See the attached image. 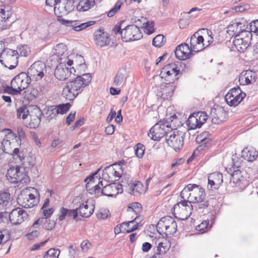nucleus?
<instances>
[{
    "label": "nucleus",
    "instance_id": "60",
    "mask_svg": "<svg viewBox=\"0 0 258 258\" xmlns=\"http://www.w3.org/2000/svg\"><path fill=\"white\" fill-rule=\"evenodd\" d=\"M9 17V13L6 14L5 10L3 8H0V21H4L7 20Z\"/></svg>",
    "mask_w": 258,
    "mask_h": 258
},
{
    "label": "nucleus",
    "instance_id": "53",
    "mask_svg": "<svg viewBox=\"0 0 258 258\" xmlns=\"http://www.w3.org/2000/svg\"><path fill=\"white\" fill-rule=\"evenodd\" d=\"M11 155H13L14 157H16V158L18 157L19 159V160H20V161L23 164H25V158L24 157V154L23 153L20 152L19 149L18 148L14 149L13 150V153Z\"/></svg>",
    "mask_w": 258,
    "mask_h": 258
},
{
    "label": "nucleus",
    "instance_id": "56",
    "mask_svg": "<svg viewBox=\"0 0 258 258\" xmlns=\"http://www.w3.org/2000/svg\"><path fill=\"white\" fill-rule=\"evenodd\" d=\"M154 31L153 23L152 22L151 23L149 22H147L145 27L144 32L147 34L150 35L153 33Z\"/></svg>",
    "mask_w": 258,
    "mask_h": 258
},
{
    "label": "nucleus",
    "instance_id": "23",
    "mask_svg": "<svg viewBox=\"0 0 258 258\" xmlns=\"http://www.w3.org/2000/svg\"><path fill=\"white\" fill-rule=\"evenodd\" d=\"M100 189V195H103L108 197H113L121 193L123 191L122 185L119 183H112L106 185Z\"/></svg>",
    "mask_w": 258,
    "mask_h": 258
},
{
    "label": "nucleus",
    "instance_id": "45",
    "mask_svg": "<svg viewBox=\"0 0 258 258\" xmlns=\"http://www.w3.org/2000/svg\"><path fill=\"white\" fill-rule=\"evenodd\" d=\"M29 114V111L25 105H23L17 109V116L19 119H25Z\"/></svg>",
    "mask_w": 258,
    "mask_h": 258
},
{
    "label": "nucleus",
    "instance_id": "51",
    "mask_svg": "<svg viewBox=\"0 0 258 258\" xmlns=\"http://www.w3.org/2000/svg\"><path fill=\"white\" fill-rule=\"evenodd\" d=\"M145 146L141 143H138L136 145L135 153L138 158H141L143 157L145 152Z\"/></svg>",
    "mask_w": 258,
    "mask_h": 258
},
{
    "label": "nucleus",
    "instance_id": "17",
    "mask_svg": "<svg viewBox=\"0 0 258 258\" xmlns=\"http://www.w3.org/2000/svg\"><path fill=\"white\" fill-rule=\"evenodd\" d=\"M75 72L74 67L67 64V61H60L55 70L54 75L58 80L63 81L68 79L71 75H75Z\"/></svg>",
    "mask_w": 258,
    "mask_h": 258
},
{
    "label": "nucleus",
    "instance_id": "16",
    "mask_svg": "<svg viewBox=\"0 0 258 258\" xmlns=\"http://www.w3.org/2000/svg\"><path fill=\"white\" fill-rule=\"evenodd\" d=\"M45 64L42 61H37L33 63L28 70L26 74L30 81H37L41 80L44 76Z\"/></svg>",
    "mask_w": 258,
    "mask_h": 258
},
{
    "label": "nucleus",
    "instance_id": "62",
    "mask_svg": "<svg viewBox=\"0 0 258 258\" xmlns=\"http://www.w3.org/2000/svg\"><path fill=\"white\" fill-rule=\"evenodd\" d=\"M108 211L105 210L101 211L97 214V217L99 219H105L108 217Z\"/></svg>",
    "mask_w": 258,
    "mask_h": 258
},
{
    "label": "nucleus",
    "instance_id": "15",
    "mask_svg": "<svg viewBox=\"0 0 258 258\" xmlns=\"http://www.w3.org/2000/svg\"><path fill=\"white\" fill-rule=\"evenodd\" d=\"M246 94L241 91L239 87L231 89L225 95L226 103L231 106L238 105L245 98Z\"/></svg>",
    "mask_w": 258,
    "mask_h": 258
},
{
    "label": "nucleus",
    "instance_id": "8",
    "mask_svg": "<svg viewBox=\"0 0 258 258\" xmlns=\"http://www.w3.org/2000/svg\"><path fill=\"white\" fill-rule=\"evenodd\" d=\"M171 130L169 122L160 121L156 123L148 133V136L154 141H159L161 138L166 137L167 133Z\"/></svg>",
    "mask_w": 258,
    "mask_h": 258
},
{
    "label": "nucleus",
    "instance_id": "57",
    "mask_svg": "<svg viewBox=\"0 0 258 258\" xmlns=\"http://www.w3.org/2000/svg\"><path fill=\"white\" fill-rule=\"evenodd\" d=\"M248 31H249L250 33L251 32H253L255 33L257 35H258V29L256 25L255 24V20L252 21L251 23H250L249 24H247V28Z\"/></svg>",
    "mask_w": 258,
    "mask_h": 258
},
{
    "label": "nucleus",
    "instance_id": "35",
    "mask_svg": "<svg viewBox=\"0 0 258 258\" xmlns=\"http://www.w3.org/2000/svg\"><path fill=\"white\" fill-rule=\"evenodd\" d=\"M225 112L221 107L211 109L210 116L212 122L214 124H219L225 119Z\"/></svg>",
    "mask_w": 258,
    "mask_h": 258
},
{
    "label": "nucleus",
    "instance_id": "33",
    "mask_svg": "<svg viewBox=\"0 0 258 258\" xmlns=\"http://www.w3.org/2000/svg\"><path fill=\"white\" fill-rule=\"evenodd\" d=\"M155 244L157 245L156 253L151 258H160V254H164L170 247L169 243L164 239L157 240Z\"/></svg>",
    "mask_w": 258,
    "mask_h": 258
},
{
    "label": "nucleus",
    "instance_id": "13",
    "mask_svg": "<svg viewBox=\"0 0 258 258\" xmlns=\"http://www.w3.org/2000/svg\"><path fill=\"white\" fill-rule=\"evenodd\" d=\"M18 204L25 208H31L37 205V201L30 190L25 188L21 191L17 198Z\"/></svg>",
    "mask_w": 258,
    "mask_h": 258
},
{
    "label": "nucleus",
    "instance_id": "41",
    "mask_svg": "<svg viewBox=\"0 0 258 258\" xmlns=\"http://www.w3.org/2000/svg\"><path fill=\"white\" fill-rule=\"evenodd\" d=\"M60 214L58 217L59 221H62L67 216L69 218H73L76 221H78V213L77 208L76 209L69 210L65 208H61L60 210Z\"/></svg>",
    "mask_w": 258,
    "mask_h": 258
},
{
    "label": "nucleus",
    "instance_id": "37",
    "mask_svg": "<svg viewBox=\"0 0 258 258\" xmlns=\"http://www.w3.org/2000/svg\"><path fill=\"white\" fill-rule=\"evenodd\" d=\"M77 209L80 216L82 217L88 218L93 213L94 206L93 205L89 206L86 202L85 203H82Z\"/></svg>",
    "mask_w": 258,
    "mask_h": 258
},
{
    "label": "nucleus",
    "instance_id": "49",
    "mask_svg": "<svg viewBox=\"0 0 258 258\" xmlns=\"http://www.w3.org/2000/svg\"><path fill=\"white\" fill-rule=\"evenodd\" d=\"M10 238V234L7 229L0 231V245L6 243Z\"/></svg>",
    "mask_w": 258,
    "mask_h": 258
},
{
    "label": "nucleus",
    "instance_id": "19",
    "mask_svg": "<svg viewBox=\"0 0 258 258\" xmlns=\"http://www.w3.org/2000/svg\"><path fill=\"white\" fill-rule=\"evenodd\" d=\"M6 176L7 179L13 183L19 182L23 183L26 182L27 180L26 173L24 171H20V168L18 166L8 169Z\"/></svg>",
    "mask_w": 258,
    "mask_h": 258
},
{
    "label": "nucleus",
    "instance_id": "48",
    "mask_svg": "<svg viewBox=\"0 0 258 258\" xmlns=\"http://www.w3.org/2000/svg\"><path fill=\"white\" fill-rule=\"evenodd\" d=\"M165 42L164 36L162 34H159L153 38L152 44L156 47H160L164 45Z\"/></svg>",
    "mask_w": 258,
    "mask_h": 258
},
{
    "label": "nucleus",
    "instance_id": "30",
    "mask_svg": "<svg viewBox=\"0 0 258 258\" xmlns=\"http://www.w3.org/2000/svg\"><path fill=\"white\" fill-rule=\"evenodd\" d=\"M208 188L210 189H218L223 182L222 174L219 172H215L210 174L208 178Z\"/></svg>",
    "mask_w": 258,
    "mask_h": 258
},
{
    "label": "nucleus",
    "instance_id": "42",
    "mask_svg": "<svg viewBox=\"0 0 258 258\" xmlns=\"http://www.w3.org/2000/svg\"><path fill=\"white\" fill-rule=\"evenodd\" d=\"M11 195L8 191H0V209H7L12 205Z\"/></svg>",
    "mask_w": 258,
    "mask_h": 258
},
{
    "label": "nucleus",
    "instance_id": "39",
    "mask_svg": "<svg viewBox=\"0 0 258 258\" xmlns=\"http://www.w3.org/2000/svg\"><path fill=\"white\" fill-rule=\"evenodd\" d=\"M33 113L34 114H30V121L29 127L31 128H36L40 123V116L42 115V112L38 108H36L34 109Z\"/></svg>",
    "mask_w": 258,
    "mask_h": 258
},
{
    "label": "nucleus",
    "instance_id": "9",
    "mask_svg": "<svg viewBox=\"0 0 258 258\" xmlns=\"http://www.w3.org/2000/svg\"><path fill=\"white\" fill-rule=\"evenodd\" d=\"M180 69H178L175 63H169L164 66L161 70L160 77L164 79L163 82L174 83V81L178 79V75Z\"/></svg>",
    "mask_w": 258,
    "mask_h": 258
},
{
    "label": "nucleus",
    "instance_id": "6",
    "mask_svg": "<svg viewBox=\"0 0 258 258\" xmlns=\"http://www.w3.org/2000/svg\"><path fill=\"white\" fill-rule=\"evenodd\" d=\"M165 140L168 146L176 151H179L183 146L184 133L177 129L173 130L171 128L167 133Z\"/></svg>",
    "mask_w": 258,
    "mask_h": 258
},
{
    "label": "nucleus",
    "instance_id": "59",
    "mask_svg": "<svg viewBox=\"0 0 258 258\" xmlns=\"http://www.w3.org/2000/svg\"><path fill=\"white\" fill-rule=\"evenodd\" d=\"M134 222H133L132 220L126 222V223H128L130 224V225H128L127 224H126L127 226H127V233H131V232L138 229L137 224L135 225Z\"/></svg>",
    "mask_w": 258,
    "mask_h": 258
},
{
    "label": "nucleus",
    "instance_id": "4",
    "mask_svg": "<svg viewBox=\"0 0 258 258\" xmlns=\"http://www.w3.org/2000/svg\"><path fill=\"white\" fill-rule=\"evenodd\" d=\"M192 185L190 193V203H197L199 209H203L207 208L209 203L206 198L204 189L200 185L196 184H192Z\"/></svg>",
    "mask_w": 258,
    "mask_h": 258
},
{
    "label": "nucleus",
    "instance_id": "32",
    "mask_svg": "<svg viewBox=\"0 0 258 258\" xmlns=\"http://www.w3.org/2000/svg\"><path fill=\"white\" fill-rule=\"evenodd\" d=\"M256 79V74L251 70L243 71L240 76L239 81L241 85H249L254 83Z\"/></svg>",
    "mask_w": 258,
    "mask_h": 258
},
{
    "label": "nucleus",
    "instance_id": "63",
    "mask_svg": "<svg viewBox=\"0 0 258 258\" xmlns=\"http://www.w3.org/2000/svg\"><path fill=\"white\" fill-rule=\"evenodd\" d=\"M17 131L19 136V138H18V139L19 140V141H20V142H21V139H23L25 138V133L23 131L22 127L20 126L17 127Z\"/></svg>",
    "mask_w": 258,
    "mask_h": 258
},
{
    "label": "nucleus",
    "instance_id": "64",
    "mask_svg": "<svg viewBox=\"0 0 258 258\" xmlns=\"http://www.w3.org/2000/svg\"><path fill=\"white\" fill-rule=\"evenodd\" d=\"M39 235V232L37 230L32 231L30 233L26 234V236L30 240H32L34 238L37 237Z\"/></svg>",
    "mask_w": 258,
    "mask_h": 258
},
{
    "label": "nucleus",
    "instance_id": "38",
    "mask_svg": "<svg viewBox=\"0 0 258 258\" xmlns=\"http://www.w3.org/2000/svg\"><path fill=\"white\" fill-rule=\"evenodd\" d=\"M257 151L252 147L245 148L241 152V157L249 162L255 160L257 158Z\"/></svg>",
    "mask_w": 258,
    "mask_h": 258
},
{
    "label": "nucleus",
    "instance_id": "54",
    "mask_svg": "<svg viewBox=\"0 0 258 258\" xmlns=\"http://www.w3.org/2000/svg\"><path fill=\"white\" fill-rule=\"evenodd\" d=\"M203 30H206L208 35L207 41L205 42H204L205 48L206 47H208L210 44L213 43L214 40L213 36H212V32L211 31L205 29H203Z\"/></svg>",
    "mask_w": 258,
    "mask_h": 258
},
{
    "label": "nucleus",
    "instance_id": "7",
    "mask_svg": "<svg viewBox=\"0 0 258 258\" xmlns=\"http://www.w3.org/2000/svg\"><path fill=\"white\" fill-rule=\"evenodd\" d=\"M193 210L190 202L183 200L176 204L172 209V213L176 218L180 220L187 219L191 214Z\"/></svg>",
    "mask_w": 258,
    "mask_h": 258
},
{
    "label": "nucleus",
    "instance_id": "11",
    "mask_svg": "<svg viewBox=\"0 0 258 258\" xmlns=\"http://www.w3.org/2000/svg\"><path fill=\"white\" fill-rule=\"evenodd\" d=\"M122 174V170L120 165L114 164L104 169L102 178L109 182H114L118 180Z\"/></svg>",
    "mask_w": 258,
    "mask_h": 258
},
{
    "label": "nucleus",
    "instance_id": "22",
    "mask_svg": "<svg viewBox=\"0 0 258 258\" xmlns=\"http://www.w3.org/2000/svg\"><path fill=\"white\" fill-rule=\"evenodd\" d=\"M27 212L21 208L13 209L9 214V220L12 224L17 225L21 224L27 218Z\"/></svg>",
    "mask_w": 258,
    "mask_h": 258
},
{
    "label": "nucleus",
    "instance_id": "1",
    "mask_svg": "<svg viewBox=\"0 0 258 258\" xmlns=\"http://www.w3.org/2000/svg\"><path fill=\"white\" fill-rule=\"evenodd\" d=\"M91 79L89 73L78 76L74 80L66 84L62 91V96L67 100H73L83 88L89 85Z\"/></svg>",
    "mask_w": 258,
    "mask_h": 258
},
{
    "label": "nucleus",
    "instance_id": "2",
    "mask_svg": "<svg viewBox=\"0 0 258 258\" xmlns=\"http://www.w3.org/2000/svg\"><path fill=\"white\" fill-rule=\"evenodd\" d=\"M30 79L25 72H21L16 76L11 81V87L6 92L13 95H17L29 87L31 83Z\"/></svg>",
    "mask_w": 258,
    "mask_h": 258
},
{
    "label": "nucleus",
    "instance_id": "40",
    "mask_svg": "<svg viewBox=\"0 0 258 258\" xmlns=\"http://www.w3.org/2000/svg\"><path fill=\"white\" fill-rule=\"evenodd\" d=\"M43 224V228L47 230H51L55 226V221L54 220L47 219L43 217L37 219L33 224V227L36 228L38 225Z\"/></svg>",
    "mask_w": 258,
    "mask_h": 258
},
{
    "label": "nucleus",
    "instance_id": "50",
    "mask_svg": "<svg viewBox=\"0 0 258 258\" xmlns=\"http://www.w3.org/2000/svg\"><path fill=\"white\" fill-rule=\"evenodd\" d=\"M60 250L58 249L50 248L44 255L45 258H58Z\"/></svg>",
    "mask_w": 258,
    "mask_h": 258
},
{
    "label": "nucleus",
    "instance_id": "55",
    "mask_svg": "<svg viewBox=\"0 0 258 258\" xmlns=\"http://www.w3.org/2000/svg\"><path fill=\"white\" fill-rule=\"evenodd\" d=\"M20 54L22 56H27L30 52L28 45H23L19 47V49Z\"/></svg>",
    "mask_w": 258,
    "mask_h": 258
},
{
    "label": "nucleus",
    "instance_id": "3",
    "mask_svg": "<svg viewBox=\"0 0 258 258\" xmlns=\"http://www.w3.org/2000/svg\"><path fill=\"white\" fill-rule=\"evenodd\" d=\"M156 228L160 234H164L166 236H170L176 232V222L170 216H165L158 221Z\"/></svg>",
    "mask_w": 258,
    "mask_h": 258
},
{
    "label": "nucleus",
    "instance_id": "46",
    "mask_svg": "<svg viewBox=\"0 0 258 258\" xmlns=\"http://www.w3.org/2000/svg\"><path fill=\"white\" fill-rule=\"evenodd\" d=\"M192 186V184H188L181 191L180 196L183 200H186V199H187V201L190 202V193Z\"/></svg>",
    "mask_w": 258,
    "mask_h": 258
},
{
    "label": "nucleus",
    "instance_id": "61",
    "mask_svg": "<svg viewBox=\"0 0 258 258\" xmlns=\"http://www.w3.org/2000/svg\"><path fill=\"white\" fill-rule=\"evenodd\" d=\"M76 112H71L70 114L67 117L66 123L69 125L74 120L75 118Z\"/></svg>",
    "mask_w": 258,
    "mask_h": 258
},
{
    "label": "nucleus",
    "instance_id": "43",
    "mask_svg": "<svg viewBox=\"0 0 258 258\" xmlns=\"http://www.w3.org/2000/svg\"><path fill=\"white\" fill-rule=\"evenodd\" d=\"M127 78V72L125 69H120L115 75L113 85L115 86H121L125 82Z\"/></svg>",
    "mask_w": 258,
    "mask_h": 258
},
{
    "label": "nucleus",
    "instance_id": "52",
    "mask_svg": "<svg viewBox=\"0 0 258 258\" xmlns=\"http://www.w3.org/2000/svg\"><path fill=\"white\" fill-rule=\"evenodd\" d=\"M122 3L120 1H117L113 8H112L107 14L109 17L113 16L120 9Z\"/></svg>",
    "mask_w": 258,
    "mask_h": 258
},
{
    "label": "nucleus",
    "instance_id": "36",
    "mask_svg": "<svg viewBox=\"0 0 258 258\" xmlns=\"http://www.w3.org/2000/svg\"><path fill=\"white\" fill-rule=\"evenodd\" d=\"M71 104L69 103L59 104L54 108L48 110L47 114H48L50 116V118H52L56 114L65 113L69 110Z\"/></svg>",
    "mask_w": 258,
    "mask_h": 258
},
{
    "label": "nucleus",
    "instance_id": "44",
    "mask_svg": "<svg viewBox=\"0 0 258 258\" xmlns=\"http://www.w3.org/2000/svg\"><path fill=\"white\" fill-rule=\"evenodd\" d=\"M93 3L89 0H82L77 6V10L79 11H86L90 9L93 6Z\"/></svg>",
    "mask_w": 258,
    "mask_h": 258
},
{
    "label": "nucleus",
    "instance_id": "5",
    "mask_svg": "<svg viewBox=\"0 0 258 258\" xmlns=\"http://www.w3.org/2000/svg\"><path fill=\"white\" fill-rule=\"evenodd\" d=\"M18 52L10 48H5L0 53V62L10 70L15 68L18 63Z\"/></svg>",
    "mask_w": 258,
    "mask_h": 258
},
{
    "label": "nucleus",
    "instance_id": "47",
    "mask_svg": "<svg viewBox=\"0 0 258 258\" xmlns=\"http://www.w3.org/2000/svg\"><path fill=\"white\" fill-rule=\"evenodd\" d=\"M142 210L141 205L138 202L132 203L130 204L127 207V211L133 212L136 215H138L140 213Z\"/></svg>",
    "mask_w": 258,
    "mask_h": 258
},
{
    "label": "nucleus",
    "instance_id": "31",
    "mask_svg": "<svg viewBox=\"0 0 258 258\" xmlns=\"http://www.w3.org/2000/svg\"><path fill=\"white\" fill-rule=\"evenodd\" d=\"M175 88L174 83L163 82L158 95L164 99H168L172 96Z\"/></svg>",
    "mask_w": 258,
    "mask_h": 258
},
{
    "label": "nucleus",
    "instance_id": "12",
    "mask_svg": "<svg viewBox=\"0 0 258 258\" xmlns=\"http://www.w3.org/2000/svg\"><path fill=\"white\" fill-rule=\"evenodd\" d=\"M121 39L124 42H130L140 39L142 37L140 28L135 25L125 27L120 31Z\"/></svg>",
    "mask_w": 258,
    "mask_h": 258
},
{
    "label": "nucleus",
    "instance_id": "24",
    "mask_svg": "<svg viewBox=\"0 0 258 258\" xmlns=\"http://www.w3.org/2000/svg\"><path fill=\"white\" fill-rule=\"evenodd\" d=\"M230 183L233 184V186L243 188L247 185L248 182L241 175V171L240 169L234 170L230 173Z\"/></svg>",
    "mask_w": 258,
    "mask_h": 258
},
{
    "label": "nucleus",
    "instance_id": "28",
    "mask_svg": "<svg viewBox=\"0 0 258 258\" xmlns=\"http://www.w3.org/2000/svg\"><path fill=\"white\" fill-rule=\"evenodd\" d=\"M67 46L63 44H58L56 46L55 48V54L58 57V61H67V64L69 66H72L73 63V61L69 59L67 52Z\"/></svg>",
    "mask_w": 258,
    "mask_h": 258
},
{
    "label": "nucleus",
    "instance_id": "18",
    "mask_svg": "<svg viewBox=\"0 0 258 258\" xmlns=\"http://www.w3.org/2000/svg\"><path fill=\"white\" fill-rule=\"evenodd\" d=\"M207 119V115L205 112L194 113L189 116L186 125L189 130H195L201 127Z\"/></svg>",
    "mask_w": 258,
    "mask_h": 258
},
{
    "label": "nucleus",
    "instance_id": "58",
    "mask_svg": "<svg viewBox=\"0 0 258 258\" xmlns=\"http://www.w3.org/2000/svg\"><path fill=\"white\" fill-rule=\"evenodd\" d=\"M209 225L208 221H205L202 222L200 224L198 225L196 227V229L198 231H201L204 233L206 231L207 229L208 228V226Z\"/></svg>",
    "mask_w": 258,
    "mask_h": 258
},
{
    "label": "nucleus",
    "instance_id": "25",
    "mask_svg": "<svg viewBox=\"0 0 258 258\" xmlns=\"http://www.w3.org/2000/svg\"><path fill=\"white\" fill-rule=\"evenodd\" d=\"M204 39L199 35L198 32H195L190 37V49L192 51L199 52L205 48Z\"/></svg>",
    "mask_w": 258,
    "mask_h": 258
},
{
    "label": "nucleus",
    "instance_id": "14",
    "mask_svg": "<svg viewBox=\"0 0 258 258\" xmlns=\"http://www.w3.org/2000/svg\"><path fill=\"white\" fill-rule=\"evenodd\" d=\"M1 144L3 145L5 153L12 154L13 150L20 146L21 142L19 141L16 134L10 131L5 136Z\"/></svg>",
    "mask_w": 258,
    "mask_h": 258
},
{
    "label": "nucleus",
    "instance_id": "20",
    "mask_svg": "<svg viewBox=\"0 0 258 258\" xmlns=\"http://www.w3.org/2000/svg\"><path fill=\"white\" fill-rule=\"evenodd\" d=\"M247 28V22L244 19H240L232 21L231 24L228 27L227 32L230 35L234 36L235 37L240 36V34L243 30H245Z\"/></svg>",
    "mask_w": 258,
    "mask_h": 258
},
{
    "label": "nucleus",
    "instance_id": "29",
    "mask_svg": "<svg viewBox=\"0 0 258 258\" xmlns=\"http://www.w3.org/2000/svg\"><path fill=\"white\" fill-rule=\"evenodd\" d=\"M94 36L96 44L100 47L106 46L110 43L109 35L103 29H98L96 31Z\"/></svg>",
    "mask_w": 258,
    "mask_h": 258
},
{
    "label": "nucleus",
    "instance_id": "26",
    "mask_svg": "<svg viewBox=\"0 0 258 258\" xmlns=\"http://www.w3.org/2000/svg\"><path fill=\"white\" fill-rule=\"evenodd\" d=\"M247 36L243 38L244 39L235 37L233 40V43L235 47L240 52H243L251 43L252 34L249 33H247Z\"/></svg>",
    "mask_w": 258,
    "mask_h": 258
},
{
    "label": "nucleus",
    "instance_id": "34",
    "mask_svg": "<svg viewBox=\"0 0 258 258\" xmlns=\"http://www.w3.org/2000/svg\"><path fill=\"white\" fill-rule=\"evenodd\" d=\"M57 4V5L53 6L54 11L57 9L60 10V12L68 14L72 11L75 8L72 0H60Z\"/></svg>",
    "mask_w": 258,
    "mask_h": 258
},
{
    "label": "nucleus",
    "instance_id": "21",
    "mask_svg": "<svg viewBox=\"0 0 258 258\" xmlns=\"http://www.w3.org/2000/svg\"><path fill=\"white\" fill-rule=\"evenodd\" d=\"M57 19L61 24L67 27H72L73 30L77 32L82 31L86 28L93 25L96 23L94 21H90L85 23H81L79 20H67L61 18H59Z\"/></svg>",
    "mask_w": 258,
    "mask_h": 258
},
{
    "label": "nucleus",
    "instance_id": "10",
    "mask_svg": "<svg viewBox=\"0 0 258 258\" xmlns=\"http://www.w3.org/2000/svg\"><path fill=\"white\" fill-rule=\"evenodd\" d=\"M100 170V169H98L85 180V181L87 182L86 188L88 192L91 195L97 197L99 196L100 189L103 186L102 181H98L99 179L97 176H95Z\"/></svg>",
    "mask_w": 258,
    "mask_h": 258
},
{
    "label": "nucleus",
    "instance_id": "27",
    "mask_svg": "<svg viewBox=\"0 0 258 258\" xmlns=\"http://www.w3.org/2000/svg\"><path fill=\"white\" fill-rule=\"evenodd\" d=\"M191 49L188 44L183 43L178 45L174 51L175 55L179 60H185L191 55Z\"/></svg>",
    "mask_w": 258,
    "mask_h": 258
}]
</instances>
